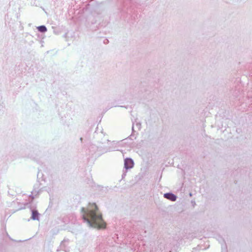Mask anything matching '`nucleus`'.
Wrapping results in <instances>:
<instances>
[{
    "label": "nucleus",
    "instance_id": "obj_9",
    "mask_svg": "<svg viewBox=\"0 0 252 252\" xmlns=\"http://www.w3.org/2000/svg\"><path fill=\"white\" fill-rule=\"evenodd\" d=\"M64 242H63L61 244V247H63V244H64Z\"/></svg>",
    "mask_w": 252,
    "mask_h": 252
},
{
    "label": "nucleus",
    "instance_id": "obj_6",
    "mask_svg": "<svg viewBox=\"0 0 252 252\" xmlns=\"http://www.w3.org/2000/svg\"><path fill=\"white\" fill-rule=\"evenodd\" d=\"M134 126H135L136 127V128H137L138 130H140L141 129V123H139V122H135V123H133V126L132 127V129L133 131H134Z\"/></svg>",
    "mask_w": 252,
    "mask_h": 252
},
{
    "label": "nucleus",
    "instance_id": "obj_5",
    "mask_svg": "<svg viewBox=\"0 0 252 252\" xmlns=\"http://www.w3.org/2000/svg\"><path fill=\"white\" fill-rule=\"evenodd\" d=\"M38 31L41 32H45L47 31V28L45 26H40L37 27Z\"/></svg>",
    "mask_w": 252,
    "mask_h": 252
},
{
    "label": "nucleus",
    "instance_id": "obj_7",
    "mask_svg": "<svg viewBox=\"0 0 252 252\" xmlns=\"http://www.w3.org/2000/svg\"><path fill=\"white\" fill-rule=\"evenodd\" d=\"M222 252H227L225 244L221 245Z\"/></svg>",
    "mask_w": 252,
    "mask_h": 252
},
{
    "label": "nucleus",
    "instance_id": "obj_1",
    "mask_svg": "<svg viewBox=\"0 0 252 252\" xmlns=\"http://www.w3.org/2000/svg\"><path fill=\"white\" fill-rule=\"evenodd\" d=\"M82 217L88 226L97 228H104L106 223L95 203H90L87 208H82Z\"/></svg>",
    "mask_w": 252,
    "mask_h": 252
},
{
    "label": "nucleus",
    "instance_id": "obj_4",
    "mask_svg": "<svg viewBox=\"0 0 252 252\" xmlns=\"http://www.w3.org/2000/svg\"><path fill=\"white\" fill-rule=\"evenodd\" d=\"M31 219L33 220H39V213L36 210H32Z\"/></svg>",
    "mask_w": 252,
    "mask_h": 252
},
{
    "label": "nucleus",
    "instance_id": "obj_2",
    "mask_svg": "<svg viewBox=\"0 0 252 252\" xmlns=\"http://www.w3.org/2000/svg\"><path fill=\"white\" fill-rule=\"evenodd\" d=\"M134 162L133 160L130 158H126L125 159L124 167L127 170L133 167Z\"/></svg>",
    "mask_w": 252,
    "mask_h": 252
},
{
    "label": "nucleus",
    "instance_id": "obj_3",
    "mask_svg": "<svg viewBox=\"0 0 252 252\" xmlns=\"http://www.w3.org/2000/svg\"><path fill=\"white\" fill-rule=\"evenodd\" d=\"M164 198L170 200L172 201H175L176 200L177 196L172 193H166L163 195Z\"/></svg>",
    "mask_w": 252,
    "mask_h": 252
},
{
    "label": "nucleus",
    "instance_id": "obj_8",
    "mask_svg": "<svg viewBox=\"0 0 252 252\" xmlns=\"http://www.w3.org/2000/svg\"><path fill=\"white\" fill-rule=\"evenodd\" d=\"M108 42V40L107 39H105L104 40V43H107V42Z\"/></svg>",
    "mask_w": 252,
    "mask_h": 252
},
{
    "label": "nucleus",
    "instance_id": "obj_10",
    "mask_svg": "<svg viewBox=\"0 0 252 252\" xmlns=\"http://www.w3.org/2000/svg\"><path fill=\"white\" fill-rule=\"evenodd\" d=\"M126 173L123 174V175H122L123 178L124 177V176H126Z\"/></svg>",
    "mask_w": 252,
    "mask_h": 252
}]
</instances>
